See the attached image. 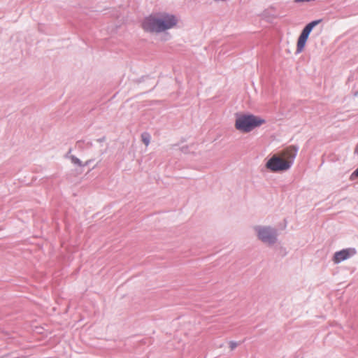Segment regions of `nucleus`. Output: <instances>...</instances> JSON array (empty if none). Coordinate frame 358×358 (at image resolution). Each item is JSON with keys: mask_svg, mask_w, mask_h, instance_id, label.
Here are the masks:
<instances>
[{"mask_svg": "<svg viewBox=\"0 0 358 358\" xmlns=\"http://www.w3.org/2000/svg\"><path fill=\"white\" fill-rule=\"evenodd\" d=\"M71 152V149L69 150L68 153L66 155V157L69 158L73 164L77 165L80 167H83V162L80 161V159H79L74 155H69Z\"/></svg>", "mask_w": 358, "mask_h": 358, "instance_id": "0eeeda50", "label": "nucleus"}, {"mask_svg": "<svg viewBox=\"0 0 358 358\" xmlns=\"http://www.w3.org/2000/svg\"><path fill=\"white\" fill-rule=\"evenodd\" d=\"M299 148L291 145L271 156L267 161L266 167L273 173L287 171L292 166Z\"/></svg>", "mask_w": 358, "mask_h": 358, "instance_id": "f03ea898", "label": "nucleus"}, {"mask_svg": "<svg viewBox=\"0 0 358 358\" xmlns=\"http://www.w3.org/2000/svg\"><path fill=\"white\" fill-rule=\"evenodd\" d=\"M257 238L264 243L273 245L277 241V229L271 226L257 225L254 227Z\"/></svg>", "mask_w": 358, "mask_h": 358, "instance_id": "20e7f679", "label": "nucleus"}, {"mask_svg": "<svg viewBox=\"0 0 358 358\" xmlns=\"http://www.w3.org/2000/svg\"><path fill=\"white\" fill-rule=\"evenodd\" d=\"M84 141H78L76 142V147H78L79 149H82L84 145Z\"/></svg>", "mask_w": 358, "mask_h": 358, "instance_id": "9b49d317", "label": "nucleus"}, {"mask_svg": "<svg viewBox=\"0 0 358 358\" xmlns=\"http://www.w3.org/2000/svg\"><path fill=\"white\" fill-rule=\"evenodd\" d=\"M357 155H358V152H357Z\"/></svg>", "mask_w": 358, "mask_h": 358, "instance_id": "2eb2a0df", "label": "nucleus"}, {"mask_svg": "<svg viewBox=\"0 0 358 358\" xmlns=\"http://www.w3.org/2000/svg\"><path fill=\"white\" fill-rule=\"evenodd\" d=\"M265 123V120L252 114H241L236 115L235 127L237 130L248 133Z\"/></svg>", "mask_w": 358, "mask_h": 358, "instance_id": "7ed1b4c3", "label": "nucleus"}, {"mask_svg": "<svg viewBox=\"0 0 358 358\" xmlns=\"http://www.w3.org/2000/svg\"><path fill=\"white\" fill-rule=\"evenodd\" d=\"M91 162H92V160L90 159V160H87V162H85L84 164L83 163V167L88 166Z\"/></svg>", "mask_w": 358, "mask_h": 358, "instance_id": "f8f14e48", "label": "nucleus"}, {"mask_svg": "<svg viewBox=\"0 0 358 358\" xmlns=\"http://www.w3.org/2000/svg\"><path fill=\"white\" fill-rule=\"evenodd\" d=\"M105 141V137H103V138H99V139L97 140V141H98V142H100V143H101V142H103V141Z\"/></svg>", "mask_w": 358, "mask_h": 358, "instance_id": "ddd939ff", "label": "nucleus"}, {"mask_svg": "<svg viewBox=\"0 0 358 358\" xmlns=\"http://www.w3.org/2000/svg\"><path fill=\"white\" fill-rule=\"evenodd\" d=\"M177 23L178 19L174 15L159 13L145 17L142 22V28L147 32L160 33L173 28Z\"/></svg>", "mask_w": 358, "mask_h": 358, "instance_id": "f257e3e1", "label": "nucleus"}, {"mask_svg": "<svg viewBox=\"0 0 358 358\" xmlns=\"http://www.w3.org/2000/svg\"><path fill=\"white\" fill-rule=\"evenodd\" d=\"M321 21H322V20H314V21L310 22V23H308V24H306L305 26V27L303 29V30L298 38V41H297V45H296V52H301L303 50V48L306 45V41L308 38L310 33L312 31L313 28L315 26H317Z\"/></svg>", "mask_w": 358, "mask_h": 358, "instance_id": "39448f33", "label": "nucleus"}, {"mask_svg": "<svg viewBox=\"0 0 358 358\" xmlns=\"http://www.w3.org/2000/svg\"><path fill=\"white\" fill-rule=\"evenodd\" d=\"M357 178H358V168L351 173L350 180L352 181L355 180Z\"/></svg>", "mask_w": 358, "mask_h": 358, "instance_id": "1a4fd4ad", "label": "nucleus"}, {"mask_svg": "<svg viewBox=\"0 0 358 358\" xmlns=\"http://www.w3.org/2000/svg\"><path fill=\"white\" fill-rule=\"evenodd\" d=\"M229 344L231 350H234L238 345L237 342L233 341H229Z\"/></svg>", "mask_w": 358, "mask_h": 358, "instance_id": "9d476101", "label": "nucleus"}, {"mask_svg": "<svg viewBox=\"0 0 358 358\" xmlns=\"http://www.w3.org/2000/svg\"><path fill=\"white\" fill-rule=\"evenodd\" d=\"M87 144L88 146H92V143H90V142H88Z\"/></svg>", "mask_w": 358, "mask_h": 358, "instance_id": "4468645a", "label": "nucleus"}, {"mask_svg": "<svg viewBox=\"0 0 358 358\" xmlns=\"http://www.w3.org/2000/svg\"><path fill=\"white\" fill-rule=\"evenodd\" d=\"M142 141L145 145H148L150 143V136L148 134L144 133L141 135Z\"/></svg>", "mask_w": 358, "mask_h": 358, "instance_id": "6e6552de", "label": "nucleus"}, {"mask_svg": "<svg viewBox=\"0 0 358 358\" xmlns=\"http://www.w3.org/2000/svg\"><path fill=\"white\" fill-rule=\"evenodd\" d=\"M356 253L357 250L354 248L343 249L334 253L333 261L335 264H339L354 256Z\"/></svg>", "mask_w": 358, "mask_h": 358, "instance_id": "423d86ee", "label": "nucleus"}]
</instances>
